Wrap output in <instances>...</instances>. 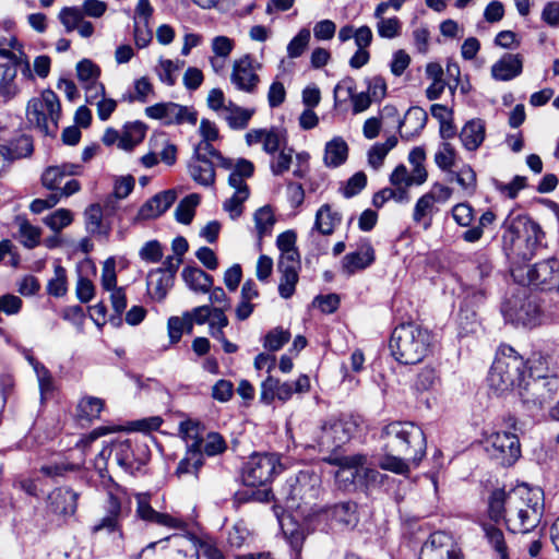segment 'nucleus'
Returning <instances> with one entry per match:
<instances>
[{
    "mask_svg": "<svg viewBox=\"0 0 559 559\" xmlns=\"http://www.w3.org/2000/svg\"><path fill=\"white\" fill-rule=\"evenodd\" d=\"M384 455L382 469L407 475L411 464L418 466L426 454L427 441L423 429L412 421H393L381 431Z\"/></svg>",
    "mask_w": 559,
    "mask_h": 559,
    "instance_id": "f257e3e1",
    "label": "nucleus"
},
{
    "mask_svg": "<svg viewBox=\"0 0 559 559\" xmlns=\"http://www.w3.org/2000/svg\"><path fill=\"white\" fill-rule=\"evenodd\" d=\"M509 516L506 526L513 534H528L542 522L545 512L544 492L526 484L509 490Z\"/></svg>",
    "mask_w": 559,
    "mask_h": 559,
    "instance_id": "f03ea898",
    "label": "nucleus"
},
{
    "mask_svg": "<svg viewBox=\"0 0 559 559\" xmlns=\"http://www.w3.org/2000/svg\"><path fill=\"white\" fill-rule=\"evenodd\" d=\"M431 346L430 331L415 323L396 326L390 340L393 357L404 365L420 362L431 350Z\"/></svg>",
    "mask_w": 559,
    "mask_h": 559,
    "instance_id": "7ed1b4c3",
    "label": "nucleus"
},
{
    "mask_svg": "<svg viewBox=\"0 0 559 559\" xmlns=\"http://www.w3.org/2000/svg\"><path fill=\"white\" fill-rule=\"evenodd\" d=\"M524 374V359L511 346H502L490 368L488 384L495 393L503 394L514 386L520 388Z\"/></svg>",
    "mask_w": 559,
    "mask_h": 559,
    "instance_id": "20e7f679",
    "label": "nucleus"
},
{
    "mask_svg": "<svg viewBox=\"0 0 559 559\" xmlns=\"http://www.w3.org/2000/svg\"><path fill=\"white\" fill-rule=\"evenodd\" d=\"M61 116V105L57 94L45 90L38 97L32 98L26 107V119L29 126L44 135H55Z\"/></svg>",
    "mask_w": 559,
    "mask_h": 559,
    "instance_id": "39448f33",
    "label": "nucleus"
},
{
    "mask_svg": "<svg viewBox=\"0 0 559 559\" xmlns=\"http://www.w3.org/2000/svg\"><path fill=\"white\" fill-rule=\"evenodd\" d=\"M107 10V4L100 0H84L81 7H64L58 14L60 23L67 33L78 31L83 38H90L94 34V25L86 21L85 16L99 19Z\"/></svg>",
    "mask_w": 559,
    "mask_h": 559,
    "instance_id": "423d86ee",
    "label": "nucleus"
},
{
    "mask_svg": "<svg viewBox=\"0 0 559 559\" xmlns=\"http://www.w3.org/2000/svg\"><path fill=\"white\" fill-rule=\"evenodd\" d=\"M284 469L275 453H254L242 467L243 484L249 487H265Z\"/></svg>",
    "mask_w": 559,
    "mask_h": 559,
    "instance_id": "0eeeda50",
    "label": "nucleus"
},
{
    "mask_svg": "<svg viewBox=\"0 0 559 559\" xmlns=\"http://www.w3.org/2000/svg\"><path fill=\"white\" fill-rule=\"evenodd\" d=\"M558 390L559 381L557 377H535L530 373L528 379H524L521 383L519 394L528 411H539L554 400Z\"/></svg>",
    "mask_w": 559,
    "mask_h": 559,
    "instance_id": "6e6552de",
    "label": "nucleus"
},
{
    "mask_svg": "<svg viewBox=\"0 0 559 559\" xmlns=\"http://www.w3.org/2000/svg\"><path fill=\"white\" fill-rule=\"evenodd\" d=\"M355 429L356 424L352 419L331 417L318 428L317 445L320 450L334 451L350 440Z\"/></svg>",
    "mask_w": 559,
    "mask_h": 559,
    "instance_id": "1a4fd4ad",
    "label": "nucleus"
},
{
    "mask_svg": "<svg viewBox=\"0 0 559 559\" xmlns=\"http://www.w3.org/2000/svg\"><path fill=\"white\" fill-rule=\"evenodd\" d=\"M452 193L453 190L450 187L435 182L429 191L417 200L412 215L414 223L425 230L429 229L432 225L433 215L439 211L436 204L448 202Z\"/></svg>",
    "mask_w": 559,
    "mask_h": 559,
    "instance_id": "9d476101",
    "label": "nucleus"
},
{
    "mask_svg": "<svg viewBox=\"0 0 559 559\" xmlns=\"http://www.w3.org/2000/svg\"><path fill=\"white\" fill-rule=\"evenodd\" d=\"M146 117L159 120L164 126H179L189 123L195 126L198 112L188 106L174 102H162L145 108Z\"/></svg>",
    "mask_w": 559,
    "mask_h": 559,
    "instance_id": "9b49d317",
    "label": "nucleus"
},
{
    "mask_svg": "<svg viewBox=\"0 0 559 559\" xmlns=\"http://www.w3.org/2000/svg\"><path fill=\"white\" fill-rule=\"evenodd\" d=\"M320 477L316 474L301 472L288 481L287 504L300 509L302 504H312L320 493Z\"/></svg>",
    "mask_w": 559,
    "mask_h": 559,
    "instance_id": "f8f14e48",
    "label": "nucleus"
},
{
    "mask_svg": "<svg viewBox=\"0 0 559 559\" xmlns=\"http://www.w3.org/2000/svg\"><path fill=\"white\" fill-rule=\"evenodd\" d=\"M486 451L502 465H512L521 455L520 440L514 432H492L485 438Z\"/></svg>",
    "mask_w": 559,
    "mask_h": 559,
    "instance_id": "ddd939ff",
    "label": "nucleus"
},
{
    "mask_svg": "<svg viewBox=\"0 0 559 559\" xmlns=\"http://www.w3.org/2000/svg\"><path fill=\"white\" fill-rule=\"evenodd\" d=\"M262 64L251 55L247 53L236 59L233 63L230 82L236 90L253 94L260 83L258 71Z\"/></svg>",
    "mask_w": 559,
    "mask_h": 559,
    "instance_id": "4468645a",
    "label": "nucleus"
},
{
    "mask_svg": "<svg viewBox=\"0 0 559 559\" xmlns=\"http://www.w3.org/2000/svg\"><path fill=\"white\" fill-rule=\"evenodd\" d=\"M504 318L516 325L533 328L540 322V309L534 297L515 296L503 308Z\"/></svg>",
    "mask_w": 559,
    "mask_h": 559,
    "instance_id": "2eb2a0df",
    "label": "nucleus"
},
{
    "mask_svg": "<svg viewBox=\"0 0 559 559\" xmlns=\"http://www.w3.org/2000/svg\"><path fill=\"white\" fill-rule=\"evenodd\" d=\"M329 463L338 467L335 472V483L344 491H352L359 488V471L367 462V454L356 453L346 456L326 460Z\"/></svg>",
    "mask_w": 559,
    "mask_h": 559,
    "instance_id": "dca6fc26",
    "label": "nucleus"
},
{
    "mask_svg": "<svg viewBox=\"0 0 559 559\" xmlns=\"http://www.w3.org/2000/svg\"><path fill=\"white\" fill-rule=\"evenodd\" d=\"M136 509L135 515L138 519L159 526L169 528H179L182 522L167 513L156 511L151 504V495L146 492H140L135 495Z\"/></svg>",
    "mask_w": 559,
    "mask_h": 559,
    "instance_id": "f3484780",
    "label": "nucleus"
},
{
    "mask_svg": "<svg viewBox=\"0 0 559 559\" xmlns=\"http://www.w3.org/2000/svg\"><path fill=\"white\" fill-rule=\"evenodd\" d=\"M419 559H460L451 537L442 532L432 533L423 545Z\"/></svg>",
    "mask_w": 559,
    "mask_h": 559,
    "instance_id": "a211bd4d",
    "label": "nucleus"
},
{
    "mask_svg": "<svg viewBox=\"0 0 559 559\" xmlns=\"http://www.w3.org/2000/svg\"><path fill=\"white\" fill-rule=\"evenodd\" d=\"M559 261L555 258L538 262L527 271L528 283L543 290H551L557 286Z\"/></svg>",
    "mask_w": 559,
    "mask_h": 559,
    "instance_id": "6ab92c4d",
    "label": "nucleus"
},
{
    "mask_svg": "<svg viewBox=\"0 0 559 559\" xmlns=\"http://www.w3.org/2000/svg\"><path fill=\"white\" fill-rule=\"evenodd\" d=\"M176 201L174 190L163 191L148 199L139 210L136 219H154L164 214Z\"/></svg>",
    "mask_w": 559,
    "mask_h": 559,
    "instance_id": "aec40b11",
    "label": "nucleus"
},
{
    "mask_svg": "<svg viewBox=\"0 0 559 559\" xmlns=\"http://www.w3.org/2000/svg\"><path fill=\"white\" fill-rule=\"evenodd\" d=\"M374 261V250L369 241H364L358 250L347 253L342 260V270L347 275L362 271Z\"/></svg>",
    "mask_w": 559,
    "mask_h": 559,
    "instance_id": "412c9836",
    "label": "nucleus"
},
{
    "mask_svg": "<svg viewBox=\"0 0 559 559\" xmlns=\"http://www.w3.org/2000/svg\"><path fill=\"white\" fill-rule=\"evenodd\" d=\"M523 70V59L519 53H504L491 66V76L496 81H511Z\"/></svg>",
    "mask_w": 559,
    "mask_h": 559,
    "instance_id": "4be33fe9",
    "label": "nucleus"
},
{
    "mask_svg": "<svg viewBox=\"0 0 559 559\" xmlns=\"http://www.w3.org/2000/svg\"><path fill=\"white\" fill-rule=\"evenodd\" d=\"M166 540L169 542V546L159 559H198L195 545L189 536L174 535Z\"/></svg>",
    "mask_w": 559,
    "mask_h": 559,
    "instance_id": "5701e85b",
    "label": "nucleus"
},
{
    "mask_svg": "<svg viewBox=\"0 0 559 559\" xmlns=\"http://www.w3.org/2000/svg\"><path fill=\"white\" fill-rule=\"evenodd\" d=\"M462 146L468 152H475L485 141L486 123L481 119L468 120L459 133Z\"/></svg>",
    "mask_w": 559,
    "mask_h": 559,
    "instance_id": "b1692460",
    "label": "nucleus"
},
{
    "mask_svg": "<svg viewBox=\"0 0 559 559\" xmlns=\"http://www.w3.org/2000/svg\"><path fill=\"white\" fill-rule=\"evenodd\" d=\"M79 493L70 488H57L48 497L53 513L73 515L78 508Z\"/></svg>",
    "mask_w": 559,
    "mask_h": 559,
    "instance_id": "393cba45",
    "label": "nucleus"
},
{
    "mask_svg": "<svg viewBox=\"0 0 559 559\" xmlns=\"http://www.w3.org/2000/svg\"><path fill=\"white\" fill-rule=\"evenodd\" d=\"M171 273L166 270H151L147 274L146 286L152 299L163 301L174 285Z\"/></svg>",
    "mask_w": 559,
    "mask_h": 559,
    "instance_id": "a878e982",
    "label": "nucleus"
},
{
    "mask_svg": "<svg viewBox=\"0 0 559 559\" xmlns=\"http://www.w3.org/2000/svg\"><path fill=\"white\" fill-rule=\"evenodd\" d=\"M81 166L76 164H62L50 166L41 175L44 187L49 190H59L63 179L68 176L80 174Z\"/></svg>",
    "mask_w": 559,
    "mask_h": 559,
    "instance_id": "bb28decb",
    "label": "nucleus"
},
{
    "mask_svg": "<svg viewBox=\"0 0 559 559\" xmlns=\"http://www.w3.org/2000/svg\"><path fill=\"white\" fill-rule=\"evenodd\" d=\"M342 215L333 210L330 204H323L316 213V219L312 230L321 235H332L335 228L341 224Z\"/></svg>",
    "mask_w": 559,
    "mask_h": 559,
    "instance_id": "cd10ccee",
    "label": "nucleus"
},
{
    "mask_svg": "<svg viewBox=\"0 0 559 559\" xmlns=\"http://www.w3.org/2000/svg\"><path fill=\"white\" fill-rule=\"evenodd\" d=\"M427 114L419 107L409 108L403 120H399V130L402 138L418 134L426 126Z\"/></svg>",
    "mask_w": 559,
    "mask_h": 559,
    "instance_id": "c85d7f7f",
    "label": "nucleus"
},
{
    "mask_svg": "<svg viewBox=\"0 0 559 559\" xmlns=\"http://www.w3.org/2000/svg\"><path fill=\"white\" fill-rule=\"evenodd\" d=\"M330 516L335 523L353 528L358 523L357 504L352 501L337 503L331 508Z\"/></svg>",
    "mask_w": 559,
    "mask_h": 559,
    "instance_id": "c756f323",
    "label": "nucleus"
},
{
    "mask_svg": "<svg viewBox=\"0 0 559 559\" xmlns=\"http://www.w3.org/2000/svg\"><path fill=\"white\" fill-rule=\"evenodd\" d=\"M189 174L195 182L204 187L213 186L215 182L213 160L192 158L189 164Z\"/></svg>",
    "mask_w": 559,
    "mask_h": 559,
    "instance_id": "7c9ffc66",
    "label": "nucleus"
},
{
    "mask_svg": "<svg viewBox=\"0 0 559 559\" xmlns=\"http://www.w3.org/2000/svg\"><path fill=\"white\" fill-rule=\"evenodd\" d=\"M182 278L197 293H209L213 285V277L199 267H185Z\"/></svg>",
    "mask_w": 559,
    "mask_h": 559,
    "instance_id": "2f4dec72",
    "label": "nucleus"
},
{
    "mask_svg": "<svg viewBox=\"0 0 559 559\" xmlns=\"http://www.w3.org/2000/svg\"><path fill=\"white\" fill-rule=\"evenodd\" d=\"M253 114L254 109L243 108L229 102L227 110L221 118L227 122L230 129L242 130L248 127Z\"/></svg>",
    "mask_w": 559,
    "mask_h": 559,
    "instance_id": "473e14b6",
    "label": "nucleus"
},
{
    "mask_svg": "<svg viewBox=\"0 0 559 559\" xmlns=\"http://www.w3.org/2000/svg\"><path fill=\"white\" fill-rule=\"evenodd\" d=\"M508 500L509 491L496 489L491 492L488 500V514L492 521L499 522L500 520H504V523H507V516H509Z\"/></svg>",
    "mask_w": 559,
    "mask_h": 559,
    "instance_id": "72a5a7b5",
    "label": "nucleus"
},
{
    "mask_svg": "<svg viewBox=\"0 0 559 559\" xmlns=\"http://www.w3.org/2000/svg\"><path fill=\"white\" fill-rule=\"evenodd\" d=\"M231 173L228 177V183L235 191L246 190L249 191L248 185L245 182L247 178L253 175L254 166L250 160L240 158L231 166Z\"/></svg>",
    "mask_w": 559,
    "mask_h": 559,
    "instance_id": "f704fd0d",
    "label": "nucleus"
},
{
    "mask_svg": "<svg viewBox=\"0 0 559 559\" xmlns=\"http://www.w3.org/2000/svg\"><path fill=\"white\" fill-rule=\"evenodd\" d=\"M504 227L514 234L516 237H520L522 231L532 233L535 236L536 241L539 240V235L543 234L540 227L533 222L526 215H516L513 216L510 214L503 223Z\"/></svg>",
    "mask_w": 559,
    "mask_h": 559,
    "instance_id": "c9c22d12",
    "label": "nucleus"
},
{
    "mask_svg": "<svg viewBox=\"0 0 559 559\" xmlns=\"http://www.w3.org/2000/svg\"><path fill=\"white\" fill-rule=\"evenodd\" d=\"M16 75V67L0 64V98L4 102L12 99L19 93V87L15 83Z\"/></svg>",
    "mask_w": 559,
    "mask_h": 559,
    "instance_id": "e433bc0d",
    "label": "nucleus"
},
{
    "mask_svg": "<svg viewBox=\"0 0 559 559\" xmlns=\"http://www.w3.org/2000/svg\"><path fill=\"white\" fill-rule=\"evenodd\" d=\"M146 127L144 123L135 121L124 126L118 147L124 151H132L145 136Z\"/></svg>",
    "mask_w": 559,
    "mask_h": 559,
    "instance_id": "4c0bfd02",
    "label": "nucleus"
},
{
    "mask_svg": "<svg viewBox=\"0 0 559 559\" xmlns=\"http://www.w3.org/2000/svg\"><path fill=\"white\" fill-rule=\"evenodd\" d=\"M347 153L346 142L340 136L334 138L325 145L324 163L326 166L337 167L346 160Z\"/></svg>",
    "mask_w": 559,
    "mask_h": 559,
    "instance_id": "58836bf2",
    "label": "nucleus"
},
{
    "mask_svg": "<svg viewBox=\"0 0 559 559\" xmlns=\"http://www.w3.org/2000/svg\"><path fill=\"white\" fill-rule=\"evenodd\" d=\"M449 181H456L466 195H473L477 188V176L471 165H463L457 171H450Z\"/></svg>",
    "mask_w": 559,
    "mask_h": 559,
    "instance_id": "ea45409f",
    "label": "nucleus"
},
{
    "mask_svg": "<svg viewBox=\"0 0 559 559\" xmlns=\"http://www.w3.org/2000/svg\"><path fill=\"white\" fill-rule=\"evenodd\" d=\"M343 86H346V91L350 97L354 114L367 110L371 103L374 102L367 92L354 93V81L352 79H346L342 83L337 84L334 88V94L336 95Z\"/></svg>",
    "mask_w": 559,
    "mask_h": 559,
    "instance_id": "a19ab883",
    "label": "nucleus"
},
{
    "mask_svg": "<svg viewBox=\"0 0 559 559\" xmlns=\"http://www.w3.org/2000/svg\"><path fill=\"white\" fill-rule=\"evenodd\" d=\"M310 390V379L307 374H300L295 382L278 381L277 400L285 403L294 393H306Z\"/></svg>",
    "mask_w": 559,
    "mask_h": 559,
    "instance_id": "79ce46f5",
    "label": "nucleus"
},
{
    "mask_svg": "<svg viewBox=\"0 0 559 559\" xmlns=\"http://www.w3.org/2000/svg\"><path fill=\"white\" fill-rule=\"evenodd\" d=\"M185 61H173L170 59L159 58L157 66L155 67V73L162 83L167 86H173L177 81V73L183 67Z\"/></svg>",
    "mask_w": 559,
    "mask_h": 559,
    "instance_id": "37998d69",
    "label": "nucleus"
},
{
    "mask_svg": "<svg viewBox=\"0 0 559 559\" xmlns=\"http://www.w3.org/2000/svg\"><path fill=\"white\" fill-rule=\"evenodd\" d=\"M192 158L212 160L216 159L218 165L225 169H229L233 166V162L225 158L210 141L201 140L194 147V154Z\"/></svg>",
    "mask_w": 559,
    "mask_h": 559,
    "instance_id": "c03bdc74",
    "label": "nucleus"
},
{
    "mask_svg": "<svg viewBox=\"0 0 559 559\" xmlns=\"http://www.w3.org/2000/svg\"><path fill=\"white\" fill-rule=\"evenodd\" d=\"M112 451L117 463L124 469L134 468L135 463H138V465L141 464L135 457V450L130 440L117 442Z\"/></svg>",
    "mask_w": 559,
    "mask_h": 559,
    "instance_id": "a18cd8bd",
    "label": "nucleus"
},
{
    "mask_svg": "<svg viewBox=\"0 0 559 559\" xmlns=\"http://www.w3.org/2000/svg\"><path fill=\"white\" fill-rule=\"evenodd\" d=\"M485 536L500 559H510L503 532L493 524H483Z\"/></svg>",
    "mask_w": 559,
    "mask_h": 559,
    "instance_id": "49530a36",
    "label": "nucleus"
},
{
    "mask_svg": "<svg viewBox=\"0 0 559 559\" xmlns=\"http://www.w3.org/2000/svg\"><path fill=\"white\" fill-rule=\"evenodd\" d=\"M104 408V401L95 396H84L80 400L76 413L80 419L92 421L99 417Z\"/></svg>",
    "mask_w": 559,
    "mask_h": 559,
    "instance_id": "de8ad7c7",
    "label": "nucleus"
},
{
    "mask_svg": "<svg viewBox=\"0 0 559 559\" xmlns=\"http://www.w3.org/2000/svg\"><path fill=\"white\" fill-rule=\"evenodd\" d=\"M179 432L186 440L188 449H198L201 451L202 428L198 421L188 419L180 423Z\"/></svg>",
    "mask_w": 559,
    "mask_h": 559,
    "instance_id": "09e8293b",
    "label": "nucleus"
},
{
    "mask_svg": "<svg viewBox=\"0 0 559 559\" xmlns=\"http://www.w3.org/2000/svg\"><path fill=\"white\" fill-rule=\"evenodd\" d=\"M154 95V87L146 76H142L134 81L133 92L123 94L122 100L128 103H147L150 96Z\"/></svg>",
    "mask_w": 559,
    "mask_h": 559,
    "instance_id": "8fccbe9b",
    "label": "nucleus"
},
{
    "mask_svg": "<svg viewBox=\"0 0 559 559\" xmlns=\"http://www.w3.org/2000/svg\"><path fill=\"white\" fill-rule=\"evenodd\" d=\"M203 465V456L198 449H188L186 456L180 460L176 468V475L181 477L187 474H197Z\"/></svg>",
    "mask_w": 559,
    "mask_h": 559,
    "instance_id": "3c124183",
    "label": "nucleus"
},
{
    "mask_svg": "<svg viewBox=\"0 0 559 559\" xmlns=\"http://www.w3.org/2000/svg\"><path fill=\"white\" fill-rule=\"evenodd\" d=\"M4 147L10 153L11 163L15 159L31 156L34 151L32 138L25 134L20 135L13 141H10L9 144L4 145Z\"/></svg>",
    "mask_w": 559,
    "mask_h": 559,
    "instance_id": "603ef678",
    "label": "nucleus"
},
{
    "mask_svg": "<svg viewBox=\"0 0 559 559\" xmlns=\"http://www.w3.org/2000/svg\"><path fill=\"white\" fill-rule=\"evenodd\" d=\"M47 293L53 297H63L68 292V277L66 269L56 264L53 267V276L47 283Z\"/></svg>",
    "mask_w": 559,
    "mask_h": 559,
    "instance_id": "864d4df0",
    "label": "nucleus"
},
{
    "mask_svg": "<svg viewBox=\"0 0 559 559\" xmlns=\"http://www.w3.org/2000/svg\"><path fill=\"white\" fill-rule=\"evenodd\" d=\"M200 203V197L192 193L183 198L175 210V217L181 224H190Z\"/></svg>",
    "mask_w": 559,
    "mask_h": 559,
    "instance_id": "5fc2aeb1",
    "label": "nucleus"
},
{
    "mask_svg": "<svg viewBox=\"0 0 559 559\" xmlns=\"http://www.w3.org/2000/svg\"><path fill=\"white\" fill-rule=\"evenodd\" d=\"M259 239L271 234L275 224V217L270 206H262L253 215Z\"/></svg>",
    "mask_w": 559,
    "mask_h": 559,
    "instance_id": "6e6d98bb",
    "label": "nucleus"
},
{
    "mask_svg": "<svg viewBox=\"0 0 559 559\" xmlns=\"http://www.w3.org/2000/svg\"><path fill=\"white\" fill-rule=\"evenodd\" d=\"M278 271L281 272L278 294L282 298L288 299L295 294L299 281V271L288 266Z\"/></svg>",
    "mask_w": 559,
    "mask_h": 559,
    "instance_id": "4d7b16f0",
    "label": "nucleus"
},
{
    "mask_svg": "<svg viewBox=\"0 0 559 559\" xmlns=\"http://www.w3.org/2000/svg\"><path fill=\"white\" fill-rule=\"evenodd\" d=\"M439 372L433 367H424L417 374L415 388L417 391H435L440 386Z\"/></svg>",
    "mask_w": 559,
    "mask_h": 559,
    "instance_id": "13d9d810",
    "label": "nucleus"
},
{
    "mask_svg": "<svg viewBox=\"0 0 559 559\" xmlns=\"http://www.w3.org/2000/svg\"><path fill=\"white\" fill-rule=\"evenodd\" d=\"M188 536L195 545L198 559L201 555L206 559H224L223 551L217 547L216 543L212 538H200L192 535Z\"/></svg>",
    "mask_w": 559,
    "mask_h": 559,
    "instance_id": "bf43d9fd",
    "label": "nucleus"
},
{
    "mask_svg": "<svg viewBox=\"0 0 559 559\" xmlns=\"http://www.w3.org/2000/svg\"><path fill=\"white\" fill-rule=\"evenodd\" d=\"M456 156L455 147L450 142L444 141L435 154V163L441 170L452 171L451 168L455 164Z\"/></svg>",
    "mask_w": 559,
    "mask_h": 559,
    "instance_id": "052dcab7",
    "label": "nucleus"
},
{
    "mask_svg": "<svg viewBox=\"0 0 559 559\" xmlns=\"http://www.w3.org/2000/svg\"><path fill=\"white\" fill-rule=\"evenodd\" d=\"M496 219V215L492 211H486L479 217L477 226H474L463 233L462 238L466 242L474 243L480 240L484 235V229L491 225Z\"/></svg>",
    "mask_w": 559,
    "mask_h": 559,
    "instance_id": "680f3d73",
    "label": "nucleus"
},
{
    "mask_svg": "<svg viewBox=\"0 0 559 559\" xmlns=\"http://www.w3.org/2000/svg\"><path fill=\"white\" fill-rule=\"evenodd\" d=\"M384 477L385 476L383 474L369 464V457L367 456V462L364 464V467L359 471L358 475L359 488L369 489L371 487L380 486L383 483Z\"/></svg>",
    "mask_w": 559,
    "mask_h": 559,
    "instance_id": "e2e57ef3",
    "label": "nucleus"
},
{
    "mask_svg": "<svg viewBox=\"0 0 559 559\" xmlns=\"http://www.w3.org/2000/svg\"><path fill=\"white\" fill-rule=\"evenodd\" d=\"M286 132L276 128L265 131L263 138V151L267 154H274L286 145Z\"/></svg>",
    "mask_w": 559,
    "mask_h": 559,
    "instance_id": "0e129e2a",
    "label": "nucleus"
},
{
    "mask_svg": "<svg viewBox=\"0 0 559 559\" xmlns=\"http://www.w3.org/2000/svg\"><path fill=\"white\" fill-rule=\"evenodd\" d=\"M527 179L524 176H515L510 182L493 180L495 189L509 199H515L521 190L526 187Z\"/></svg>",
    "mask_w": 559,
    "mask_h": 559,
    "instance_id": "69168bd1",
    "label": "nucleus"
},
{
    "mask_svg": "<svg viewBox=\"0 0 559 559\" xmlns=\"http://www.w3.org/2000/svg\"><path fill=\"white\" fill-rule=\"evenodd\" d=\"M290 338L288 330L281 326L274 328L266 333L263 341V346L270 352L280 350Z\"/></svg>",
    "mask_w": 559,
    "mask_h": 559,
    "instance_id": "338daca9",
    "label": "nucleus"
},
{
    "mask_svg": "<svg viewBox=\"0 0 559 559\" xmlns=\"http://www.w3.org/2000/svg\"><path fill=\"white\" fill-rule=\"evenodd\" d=\"M40 230L26 219H19V239L24 247L35 248L39 243Z\"/></svg>",
    "mask_w": 559,
    "mask_h": 559,
    "instance_id": "774afa93",
    "label": "nucleus"
}]
</instances>
